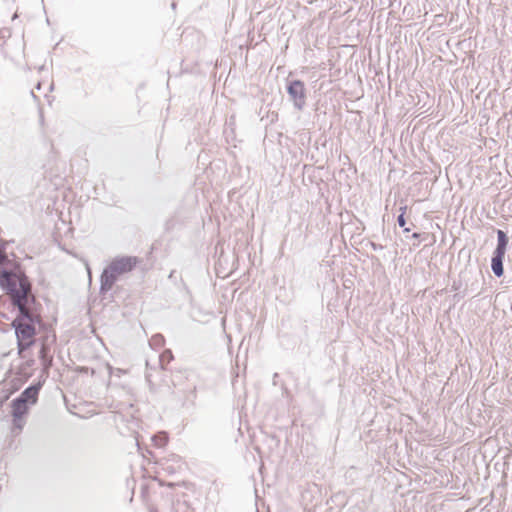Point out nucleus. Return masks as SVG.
I'll use <instances>...</instances> for the list:
<instances>
[{
  "instance_id": "nucleus-13",
  "label": "nucleus",
  "mask_w": 512,
  "mask_h": 512,
  "mask_svg": "<svg viewBox=\"0 0 512 512\" xmlns=\"http://www.w3.org/2000/svg\"><path fill=\"white\" fill-rule=\"evenodd\" d=\"M406 210H407V206H406V205H405V206L400 207V211H401V213H400V214H403V216H404V215H405V213H406Z\"/></svg>"
},
{
  "instance_id": "nucleus-16",
  "label": "nucleus",
  "mask_w": 512,
  "mask_h": 512,
  "mask_svg": "<svg viewBox=\"0 0 512 512\" xmlns=\"http://www.w3.org/2000/svg\"><path fill=\"white\" fill-rule=\"evenodd\" d=\"M403 228H404V233L410 232V228H406V227H403Z\"/></svg>"
},
{
  "instance_id": "nucleus-2",
  "label": "nucleus",
  "mask_w": 512,
  "mask_h": 512,
  "mask_svg": "<svg viewBox=\"0 0 512 512\" xmlns=\"http://www.w3.org/2000/svg\"><path fill=\"white\" fill-rule=\"evenodd\" d=\"M138 262V258L134 256H122L113 259L101 274L100 292L104 294L111 290L119 277L132 271Z\"/></svg>"
},
{
  "instance_id": "nucleus-9",
  "label": "nucleus",
  "mask_w": 512,
  "mask_h": 512,
  "mask_svg": "<svg viewBox=\"0 0 512 512\" xmlns=\"http://www.w3.org/2000/svg\"><path fill=\"white\" fill-rule=\"evenodd\" d=\"M152 441L154 442L155 446L157 447H163L168 442V436L166 432H159L156 435L152 437Z\"/></svg>"
},
{
  "instance_id": "nucleus-4",
  "label": "nucleus",
  "mask_w": 512,
  "mask_h": 512,
  "mask_svg": "<svg viewBox=\"0 0 512 512\" xmlns=\"http://www.w3.org/2000/svg\"><path fill=\"white\" fill-rule=\"evenodd\" d=\"M29 405L22 402L18 397L11 403V413L13 416V430L21 431L24 426L23 416L28 412Z\"/></svg>"
},
{
  "instance_id": "nucleus-7",
  "label": "nucleus",
  "mask_w": 512,
  "mask_h": 512,
  "mask_svg": "<svg viewBox=\"0 0 512 512\" xmlns=\"http://www.w3.org/2000/svg\"><path fill=\"white\" fill-rule=\"evenodd\" d=\"M505 253L494 252L491 260V269L497 277H501L504 273L503 259Z\"/></svg>"
},
{
  "instance_id": "nucleus-1",
  "label": "nucleus",
  "mask_w": 512,
  "mask_h": 512,
  "mask_svg": "<svg viewBox=\"0 0 512 512\" xmlns=\"http://www.w3.org/2000/svg\"><path fill=\"white\" fill-rule=\"evenodd\" d=\"M0 287L10 296L13 306L18 309L12 326L19 349H26L34 343L36 324L39 323L31 283L17 272L0 270Z\"/></svg>"
},
{
  "instance_id": "nucleus-3",
  "label": "nucleus",
  "mask_w": 512,
  "mask_h": 512,
  "mask_svg": "<svg viewBox=\"0 0 512 512\" xmlns=\"http://www.w3.org/2000/svg\"><path fill=\"white\" fill-rule=\"evenodd\" d=\"M287 93L294 107L298 110H302L306 103V89L304 83L300 80L288 81Z\"/></svg>"
},
{
  "instance_id": "nucleus-11",
  "label": "nucleus",
  "mask_w": 512,
  "mask_h": 512,
  "mask_svg": "<svg viewBox=\"0 0 512 512\" xmlns=\"http://www.w3.org/2000/svg\"><path fill=\"white\" fill-rule=\"evenodd\" d=\"M164 358H167L168 362L173 358L172 356V352L170 350H165L161 355H160V363L161 365L163 366V361H164Z\"/></svg>"
},
{
  "instance_id": "nucleus-5",
  "label": "nucleus",
  "mask_w": 512,
  "mask_h": 512,
  "mask_svg": "<svg viewBox=\"0 0 512 512\" xmlns=\"http://www.w3.org/2000/svg\"><path fill=\"white\" fill-rule=\"evenodd\" d=\"M0 270H10L12 272H17L24 276L26 280H28V277L26 276L25 272L21 269L20 264L8 258L5 252V247L0 248Z\"/></svg>"
},
{
  "instance_id": "nucleus-19",
  "label": "nucleus",
  "mask_w": 512,
  "mask_h": 512,
  "mask_svg": "<svg viewBox=\"0 0 512 512\" xmlns=\"http://www.w3.org/2000/svg\"><path fill=\"white\" fill-rule=\"evenodd\" d=\"M151 512H155L154 510H152Z\"/></svg>"
},
{
  "instance_id": "nucleus-17",
  "label": "nucleus",
  "mask_w": 512,
  "mask_h": 512,
  "mask_svg": "<svg viewBox=\"0 0 512 512\" xmlns=\"http://www.w3.org/2000/svg\"><path fill=\"white\" fill-rule=\"evenodd\" d=\"M108 370H109L110 373H112L113 372V367L108 365Z\"/></svg>"
},
{
  "instance_id": "nucleus-15",
  "label": "nucleus",
  "mask_w": 512,
  "mask_h": 512,
  "mask_svg": "<svg viewBox=\"0 0 512 512\" xmlns=\"http://www.w3.org/2000/svg\"><path fill=\"white\" fill-rule=\"evenodd\" d=\"M412 237L414 239H418L420 237V234L419 233H413Z\"/></svg>"
},
{
  "instance_id": "nucleus-6",
  "label": "nucleus",
  "mask_w": 512,
  "mask_h": 512,
  "mask_svg": "<svg viewBox=\"0 0 512 512\" xmlns=\"http://www.w3.org/2000/svg\"><path fill=\"white\" fill-rule=\"evenodd\" d=\"M41 388V384H34L27 387L18 398L28 405L35 404L38 398V394Z\"/></svg>"
},
{
  "instance_id": "nucleus-10",
  "label": "nucleus",
  "mask_w": 512,
  "mask_h": 512,
  "mask_svg": "<svg viewBox=\"0 0 512 512\" xmlns=\"http://www.w3.org/2000/svg\"><path fill=\"white\" fill-rule=\"evenodd\" d=\"M165 343V339L161 334H155L151 337L149 344L152 348H161Z\"/></svg>"
},
{
  "instance_id": "nucleus-14",
  "label": "nucleus",
  "mask_w": 512,
  "mask_h": 512,
  "mask_svg": "<svg viewBox=\"0 0 512 512\" xmlns=\"http://www.w3.org/2000/svg\"><path fill=\"white\" fill-rule=\"evenodd\" d=\"M115 371L117 376H120L122 373H124L122 369H116Z\"/></svg>"
},
{
  "instance_id": "nucleus-12",
  "label": "nucleus",
  "mask_w": 512,
  "mask_h": 512,
  "mask_svg": "<svg viewBox=\"0 0 512 512\" xmlns=\"http://www.w3.org/2000/svg\"><path fill=\"white\" fill-rule=\"evenodd\" d=\"M397 223L400 227H405L406 225V219L405 217L403 216V214H400L398 217H397Z\"/></svg>"
},
{
  "instance_id": "nucleus-8",
  "label": "nucleus",
  "mask_w": 512,
  "mask_h": 512,
  "mask_svg": "<svg viewBox=\"0 0 512 512\" xmlns=\"http://www.w3.org/2000/svg\"><path fill=\"white\" fill-rule=\"evenodd\" d=\"M497 238L498 243L494 252L505 253L508 244V236L504 231L497 230Z\"/></svg>"
},
{
  "instance_id": "nucleus-18",
  "label": "nucleus",
  "mask_w": 512,
  "mask_h": 512,
  "mask_svg": "<svg viewBox=\"0 0 512 512\" xmlns=\"http://www.w3.org/2000/svg\"><path fill=\"white\" fill-rule=\"evenodd\" d=\"M500 297H502V295L501 294H497L496 299H499Z\"/></svg>"
}]
</instances>
